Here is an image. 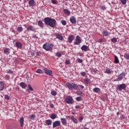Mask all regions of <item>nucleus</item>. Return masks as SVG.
Segmentation results:
<instances>
[{
  "mask_svg": "<svg viewBox=\"0 0 129 129\" xmlns=\"http://www.w3.org/2000/svg\"><path fill=\"white\" fill-rule=\"evenodd\" d=\"M20 86L22 88H24V89L26 88V84L25 83H24V82L20 83Z\"/></svg>",
  "mask_w": 129,
  "mask_h": 129,
  "instance_id": "7c9ffc66",
  "label": "nucleus"
},
{
  "mask_svg": "<svg viewBox=\"0 0 129 129\" xmlns=\"http://www.w3.org/2000/svg\"><path fill=\"white\" fill-rule=\"evenodd\" d=\"M30 55L31 56H34L35 55V52L34 51H30Z\"/></svg>",
  "mask_w": 129,
  "mask_h": 129,
  "instance_id": "864d4df0",
  "label": "nucleus"
},
{
  "mask_svg": "<svg viewBox=\"0 0 129 129\" xmlns=\"http://www.w3.org/2000/svg\"><path fill=\"white\" fill-rule=\"evenodd\" d=\"M11 49L9 48H7L4 50V53L6 54H10V51Z\"/></svg>",
  "mask_w": 129,
  "mask_h": 129,
  "instance_id": "cd10ccee",
  "label": "nucleus"
},
{
  "mask_svg": "<svg viewBox=\"0 0 129 129\" xmlns=\"http://www.w3.org/2000/svg\"><path fill=\"white\" fill-rule=\"evenodd\" d=\"M37 25L40 28H44V27H45L44 23L41 20L38 21Z\"/></svg>",
  "mask_w": 129,
  "mask_h": 129,
  "instance_id": "f3484780",
  "label": "nucleus"
},
{
  "mask_svg": "<svg viewBox=\"0 0 129 129\" xmlns=\"http://www.w3.org/2000/svg\"><path fill=\"white\" fill-rule=\"evenodd\" d=\"M0 22H1V18H0Z\"/></svg>",
  "mask_w": 129,
  "mask_h": 129,
  "instance_id": "338daca9",
  "label": "nucleus"
},
{
  "mask_svg": "<svg viewBox=\"0 0 129 129\" xmlns=\"http://www.w3.org/2000/svg\"><path fill=\"white\" fill-rule=\"evenodd\" d=\"M70 21L72 24H73V25L76 24V19H75L73 16H72L70 18Z\"/></svg>",
  "mask_w": 129,
  "mask_h": 129,
  "instance_id": "dca6fc26",
  "label": "nucleus"
},
{
  "mask_svg": "<svg viewBox=\"0 0 129 129\" xmlns=\"http://www.w3.org/2000/svg\"><path fill=\"white\" fill-rule=\"evenodd\" d=\"M56 39H58V40H60V41H63L64 40V38H63V36L61 35L60 34H57L55 36Z\"/></svg>",
  "mask_w": 129,
  "mask_h": 129,
  "instance_id": "a211bd4d",
  "label": "nucleus"
},
{
  "mask_svg": "<svg viewBox=\"0 0 129 129\" xmlns=\"http://www.w3.org/2000/svg\"><path fill=\"white\" fill-rule=\"evenodd\" d=\"M84 129H89V128H87V127H84Z\"/></svg>",
  "mask_w": 129,
  "mask_h": 129,
  "instance_id": "e2e57ef3",
  "label": "nucleus"
},
{
  "mask_svg": "<svg viewBox=\"0 0 129 129\" xmlns=\"http://www.w3.org/2000/svg\"><path fill=\"white\" fill-rule=\"evenodd\" d=\"M60 120L62 125H67V120L65 118H61Z\"/></svg>",
  "mask_w": 129,
  "mask_h": 129,
  "instance_id": "ddd939ff",
  "label": "nucleus"
},
{
  "mask_svg": "<svg viewBox=\"0 0 129 129\" xmlns=\"http://www.w3.org/2000/svg\"><path fill=\"white\" fill-rule=\"evenodd\" d=\"M77 94H78V95H82V94H83V93H82V92H81V91H77Z\"/></svg>",
  "mask_w": 129,
  "mask_h": 129,
  "instance_id": "c03bdc74",
  "label": "nucleus"
},
{
  "mask_svg": "<svg viewBox=\"0 0 129 129\" xmlns=\"http://www.w3.org/2000/svg\"><path fill=\"white\" fill-rule=\"evenodd\" d=\"M5 89V83L0 81V91H3Z\"/></svg>",
  "mask_w": 129,
  "mask_h": 129,
  "instance_id": "4468645a",
  "label": "nucleus"
},
{
  "mask_svg": "<svg viewBox=\"0 0 129 129\" xmlns=\"http://www.w3.org/2000/svg\"><path fill=\"white\" fill-rule=\"evenodd\" d=\"M111 42L112 43H116L117 42V39L115 37H114L111 39Z\"/></svg>",
  "mask_w": 129,
  "mask_h": 129,
  "instance_id": "f704fd0d",
  "label": "nucleus"
},
{
  "mask_svg": "<svg viewBox=\"0 0 129 129\" xmlns=\"http://www.w3.org/2000/svg\"><path fill=\"white\" fill-rule=\"evenodd\" d=\"M76 100L77 101H80L81 100V97H78L76 98Z\"/></svg>",
  "mask_w": 129,
  "mask_h": 129,
  "instance_id": "3c124183",
  "label": "nucleus"
},
{
  "mask_svg": "<svg viewBox=\"0 0 129 129\" xmlns=\"http://www.w3.org/2000/svg\"><path fill=\"white\" fill-rule=\"evenodd\" d=\"M36 73H39V74H43V71L41 69H37V71L35 72Z\"/></svg>",
  "mask_w": 129,
  "mask_h": 129,
  "instance_id": "c9c22d12",
  "label": "nucleus"
},
{
  "mask_svg": "<svg viewBox=\"0 0 129 129\" xmlns=\"http://www.w3.org/2000/svg\"><path fill=\"white\" fill-rule=\"evenodd\" d=\"M121 3L122 5H125L126 4V0H121Z\"/></svg>",
  "mask_w": 129,
  "mask_h": 129,
  "instance_id": "a18cd8bd",
  "label": "nucleus"
},
{
  "mask_svg": "<svg viewBox=\"0 0 129 129\" xmlns=\"http://www.w3.org/2000/svg\"><path fill=\"white\" fill-rule=\"evenodd\" d=\"M71 119L72 120H73V121L75 123H77V122H78V120H77V119H76V118H75L74 116H72L71 117Z\"/></svg>",
  "mask_w": 129,
  "mask_h": 129,
  "instance_id": "a878e982",
  "label": "nucleus"
},
{
  "mask_svg": "<svg viewBox=\"0 0 129 129\" xmlns=\"http://www.w3.org/2000/svg\"><path fill=\"white\" fill-rule=\"evenodd\" d=\"M126 88V85L125 84H121L120 85H118L117 87H116L117 90L118 91H121V90H124Z\"/></svg>",
  "mask_w": 129,
  "mask_h": 129,
  "instance_id": "39448f33",
  "label": "nucleus"
},
{
  "mask_svg": "<svg viewBox=\"0 0 129 129\" xmlns=\"http://www.w3.org/2000/svg\"><path fill=\"white\" fill-rule=\"evenodd\" d=\"M0 80H1V78H0Z\"/></svg>",
  "mask_w": 129,
  "mask_h": 129,
  "instance_id": "774afa93",
  "label": "nucleus"
},
{
  "mask_svg": "<svg viewBox=\"0 0 129 129\" xmlns=\"http://www.w3.org/2000/svg\"><path fill=\"white\" fill-rule=\"evenodd\" d=\"M24 121H25V119H24V117H21L20 119L19 122L20 123V126L21 127H24Z\"/></svg>",
  "mask_w": 129,
  "mask_h": 129,
  "instance_id": "2eb2a0df",
  "label": "nucleus"
},
{
  "mask_svg": "<svg viewBox=\"0 0 129 129\" xmlns=\"http://www.w3.org/2000/svg\"><path fill=\"white\" fill-rule=\"evenodd\" d=\"M53 47H54L53 44H49L48 43H46L43 45V48L46 51H51L53 50Z\"/></svg>",
  "mask_w": 129,
  "mask_h": 129,
  "instance_id": "7ed1b4c3",
  "label": "nucleus"
},
{
  "mask_svg": "<svg viewBox=\"0 0 129 129\" xmlns=\"http://www.w3.org/2000/svg\"><path fill=\"white\" fill-rule=\"evenodd\" d=\"M102 35H103V37H108L110 35V33H109L107 30H103L102 31Z\"/></svg>",
  "mask_w": 129,
  "mask_h": 129,
  "instance_id": "9b49d317",
  "label": "nucleus"
},
{
  "mask_svg": "<svg viewBox=\"0 0 129 129\" xmlns=\"http://www.w3.org/2000/svg\"><path fill=\"white\" fill-rule=\"evenodd\" d=\"M126 75L125 74V73H124V72L121 73L118 76L117 80L116 81H121V80H122V79H123V78H124V77H125Z\"/></svg>",
  "mask_w": 129,
  "mask_h": 129,
  "instance_id": "423d86ee",
  "label": "nucleus"
},
{
  "mask_svg": "<svg viewBox=\"0 0 129 129\" xmlns=\"http://www.w3.org/2000/svg\"><path fill=\"white\" fill-rule=\"evenodd\" d=\"M29 7H34L35 6V1L34 0H30L28 2Z\"/></svg>",
  "mask_w": 129,
  "mask_h": 129,
  "instance_id": "aec40b11",
  "label": "nucleus"
},
{
  "mask_svg": "<svg viewBox=\"0 0 129 129\" xmlns=\"http://www.w3.org/2000/svg\"><path fill=\"white\" fill-rule=\"evenodd\" d=\"M60 125H61V122L59 120H56L52 123L53 128H55V127H57V126H60Z\"/></svg>",
  "mask_w": 129,
  "mask_h": 129,
  "instance_id": "1a4fd4ad",
  "label": "nucleus"
},
{
  "mask_svg": "<svg viewBox=\"0 0 129 129\" xmlns=\"http://www.w3.org/2000/svg\"><path fill=\"white\" fill-rule=\"evenodd\" d=\"M74 40V36L71 35L68 38V41L69 43H72V41Z\"/></svg>",
  "mask_w": 129,
  "mask_h": 129,
  "instance_id": "6ab92c4d",
  "label": "nucleus"
},
{
  "mask_svg": "<svg viewBox=\"0 0 129 129\" xmlns=\"http://www.w3.org/2000/svg\"><path fill=\"white\" fill-rule=\"evenodd\" d=\"M80 88L82 90H83V89H84V86H82V85H80Z\"/></svg>",
  "mask_w": 129,
  "mask_h": 129,
  "instance_id": "bf43d9fd",
  "label": "nucleus"
},
{
  "mask_svg": "<svg viewBox=\"0 0 129 129\" xmlns=\"http://www.w3.org/2000/svg\"><path fill=\"white\" fill-rule=\"evenodd\" d=\"M61 23L62 25H63V26H66V25L67 24V22L64 20H62Z\"/></svg>",
  "mask_w": 129,
  "mask_h": 129,
  "instance_id": "4c0bfd02",
  "label": "nucleus"
},
{
  "mask_svg": "<svg viewBox=\"0 0 129 129\" xmlns=\"http://www.w3.org/2000/svg\"><path fill=\"white\" fill-rule=\"evenodd\" d=\"M43 71L46 75H49V76H51L53 74V71L48 69V68L43 69Z\"/></svg>",
  "mask_w": 129,
  "mask_h": 129,
  "instance_id": "6e6552de",
  "label": "nucleus"
},
{
  "mask_svg": "<svg viewBox=\"0 0 129 129\" xmlns=\"http://www.w3.org/2000/svg\"><path fill=\"white\" fill-rule=\"evenodd\" d=\"M50 108H54V104H51L50 105Z\"/></svg>",
  "mask_w": 129,
  "mask_h": 129,
  "instance_id": "13d9d810",
  "label": "nucleus"
},
{
  "mask_svg": "<svg viewBox=\"0 0 129 129\" xmlns=\"http://www.w3.org/2000/svg\"><path fill=\"white\" fill-rule=\"evenodd\" d=\"M51 3L53 5H57L58 4V2L56 0H51Z\"/></svg>",
  "mask_w": 129,
  "mask_h": 129,
  "instance_id": "79ce46f5",
  "label": "nucleus"
},
{
  "mask_svg": "<svg viewBox=\"0 0 129 129\" xmlns=\"http://www.w3.org/2000/svg\"><path fill=\"white\" fill-rule=\"evenodd\" d=\"M84 82L86 84H90V80L87 78L85 79Z\"/></svg>",
  "mask_w": 129,
  "mask_h": 129,
  "instance_id": "c756f323",
  "label": "nucleus"
},
{
  "mask_svg": "<svg viewBox=\"0 0 129 129\" xmlns=\"http://www.w3.org/2000/svg\"><path fill=\"white\" fill-rule=\"evenodd\" d=\"M15 45L17 48H18L19 49H22V48H23V44L19 41L16 42Z\"/></svg>",
  "mask_w": 129,
  "mask_h": 129,
  "instance_id": "f8f14e48",
  "label": "nucleus"
},
{
  "mask_svg": "<svg viewBox=\"0 0 129 129\" xmlns=\"http://www.w3.org/2000/svg\"><path fill=\"white\" fill-rule=\"evenodd\" d=\"M106 73H107V74H110L111 73H113V72H112V71H111L109 68H106Z\"/></svg>",
  "mask_w": 129,
  "mask_h": 129,
  "instance_id": "bb28decb",
  "label": "nucleus"
},
{
  "mask_svg": "<svg viewBox=\"0 0 129 129\" xmlns=\"http://www.w3.org/2000/svg\"><path fill=\"white\" fill-rule=\"evenodd\" d=\"M56 56H57V57H58V58H60V57L62 56V54H61V51H58L56 52Z\"/></svg>",
  "mask_w": 129,
  "mask_h": 129,
  "instance_id": "e433bc0d",
  "label": "nucleus"
},
{
  "mask_svg": "<svg viewBox=\"0 0 129 129\" xmlns=\"http://www.w3.org/2000/svg\"><path fill=\"white\" fill-rule=\"evenodd\" d=\"M6 72L9 74H13V73H14L13 71H12L11 70H7Z\"/></svg>",
  "mask_w": 129,
  "mask_h": 129,
  "instance_id": "a19ab883",
  "label": "nucleus"
},
{
  "mask_svg": "<svg viewBox=\"0 0 129 129\" xmlns=\"http://www.w3.org/2000/svg\"><path fill=\"white\" fill-rule=\"evenodd\" d=\"M29 117L30 119L34 120L35 118H36V115H35V114H31L29 115Z\"/></svg>",
  "mask_w": 129,
  "mask_h": 129,
  "instance_id": "473e14b6",
  "label": "nucleus"
},
{
  "mask_svg": "<svg viewBox=\"0 0 129 129\" xmlns=\"http://www.w3.org/2000/svg\"><path fill=\"white\" fill-rule=\"evenodd\" d=\"M81 75H82V76H85V75H86V74L85 73V72H81Z\"/></svg>",
  "mask_w": 129,
  "mask_h": 129,
  "instance_id": "6e6d98bb",
  "label": "nucleus"
},
{
  "mask_svg": "<svg viewBox=\"0 0 129 129\" xmlns=\"http://www.w3.org/2000/svg\"><path fill=\"white\" fill-rule=\"evenodd\" d=\"M84 118V117L83 116H80L79 118V121L80 122H82V120H83V119Z\"/></svg>",
  "mask_w": 129,
  "mask_h": 129,
  "instance_id": "ea45409f",
  "label": "nucleus"
},
{
  "mask_svg": "<svg viewBox=\"0 0 129 129\" xmlns=\"http://www.w3.org/2000/svg\"><path fill=\"white\" fill-rule=\"evenodd\" d=\"M17 31H18V32H19V33H21V32H23V27H18L17 29Z\"/></svg>",
  "mask_w": 129,
  "mask_h": 129,
  "instance_id": "72a5a7b5",
  "label": "nucleus"
},
{
  "mask_svg": "<svg viewBox=\"0 0 129 129\" xmlns=\"http://www.w3.org/2000/svg\"><path fill=\"white\" fill-rule=\"evenodd\" d=\"M64 101L68 103V104H72V103H73V98L71 96H68L66 98Z\"/></svg>",
  "mask_w": 129,
  "mask_h": 129,
  "instance_id": "20e7f679",
  "label": "nucleus"
},
{
  "mask_svg": "<svg viewBox=\"0 0 129 129\" xmlns=\"http://www.w3.org/2000/svg\"><path fill=\"white\" fill-rule=\"evenodd\" d=\"M28 88L29 90H30V91H33V88L32 87V86H31V85L30 84L28 85Z\"/></svg>",
  "mask_w": 129,
  "mask_h": 129,
  "instance_id": "37998d69",
  "label": "nucleus"
},
{
  "mask_svg": "<svg viewBox=\"0 0 129 129\" xmlns=\"http://www.w3.org/2000/svg\"><path fill=\"white\" fill-rule=\"evenodd\" d=\"M26 30L28 32H30V31H31L32 32H35V31H36V29L35 28V27H34V26H31V25H30L29 26H28L26 28Z\"/></svg>",
  "mask_w": 129,
  "mask_h": 129,
  "instance_id": "9d476101",
  "label": "nucleus"
},
{
  "mask_svg": "<svg viewBox=\"0 0 129 129\" xmlns=\"http://www.w3.org/2000/svg\"><path fill=\"white\" fill-rule=\"evenodd\" d=\"M93 92H96V93H99L100 92V89L99 88H95L93 89Z\"/></svg>",
  "mask_w": 129,
  "mask_h": 129,
  "instance_id": "5701e85b",
  "label": "nucleus"
},
{
  "mask_svg": "<svg viewBox=\"0 0 129 129\" xmlns=\"http://www.w3.org/2000/svg\"><path fill=\"white\" fill-rule=\"evenodd\" d=\"M119 114V112H117V115H118Z\"/></svg>",
  "mask_w": 129,
  "mask_h": 129,
  "instance_id": "0e129e2a",
  "label": "nucleus"
},
{
  "mask_svg": "<svg viewBox=\"0 0 129 129\" xmlns=\"http://www.w3.org/2000/svg\"><path fill=\"white\" fill-rule=\"evenodd\" d=\"M66 64H67V65H69L70 64V60L68 59H66Z\"/></svg>",
  "mask_w": 129,
  "mask_h": 129,
  "instance_id": "de8ad7c7",
  "label": "nucleus"
},
{
  "mask_svg": "<svg viewBox=\"0 0 129 129\" xmlns=\"http://www.w3.org/2000/svg\"><path fill=\"white\" fill-rule=\"evenodd\" d=\"M75 108H76V109H79V108H80V105H77L75 106Z\"/></svg>",
  "mask_w": 129,
  "mask_h": 129,
  "instance_id": "5fc2aeb1",
  "label": "nucleus"
},
{
  "mask_svg": "<svg viewBox=\"0 0 129 129\" xmlns=\"http://www.w3.org/2000/svg\"><path fill=\"white\" fill-rule=\"evenodd\" d=\"M77 61H78V62L79 63H82V62H83V61L82 60V59H80V58H77Z\"/></svg>",
  "mask_w": 129,
  "mask_h": 129,
  "instance_id": "49530a36",
  "label": "nucleus"
},
{
  "mask_svg": "<svg viewBox=\"0 0 129 129\" xmlns=\"http://www.w3.org/2000/svg\"><path fill=\"white\" fill-rule=\"evenodd\" d=\"M50 117L51 119H55V118H57V115L54 113H52L51 114Z\"/></svg>",
  "mask_w": 129,
  "mask_h": 129,
  "instance_id": "c85d7f7f",
  "label": "nucleus"
},
{
  "mask_svg": "<svg viewBox=\"0 0 129 129\" xmlns=\"http://www.w3.org/2000/svg\"><path fill=\"white\" fill-rule=\"evenodd\" d=\"M51 94L53 96H56V95H57V92H56L55 91H51Z\"/></svg>",
  "mask_w": 129,
  "mask_h": 129,
  "instance_id": "58836bf2",
  "label": "nucleus"
},
{
  "mask_svg": "<svg viewBox=\"0 0 129 129\" xmlns=\"http://www.w3.org/2000/svg\"><path fill=\"white\" fill-rule=\"evenodd\" d=\"M120 118L121 119H124V118H125V117L123 116V115H122L121 116H120Z\"/></svg>",
  "mask_w": 129,
  "mask_h": 129,
  "instance_id": "4d7b16f0",
  "label": "nucleus"
},
{
  "mask_svg": "<svg viewBox=\"0 0 129 129\" xmlns=\"http://www.w3.org/2000/svg\"><path fill=\"white\" fill-rule=\"evenodd\" d=\"M63 13L67 15L68 16H69L71 13L70 12V11H69L68 9H64L63 10Z\"/></svg>",
  "mask_w": 129,
  "mask_h": 129,
  "instance_id": "b1692460",
  "label": "nucleus"
},
{
  "mask_svg": "<svg viewBox=\"0 0 129 129\" xmlns=\"http://www.w3.org/2000/svg\"><path fill=\"white\" fill-rule=\"evenodd\" d=\"M32 38H33V39H38V36L36 35H34Z\"/></svg>",
  "mask_w": 129,
  "mask_h": 129,
  "instance_id": "052dcab7",
  "label": "nucleus"
},
{
  "mask_svg": "<svg viewBox=\"0 0 129 129\" xmlns=\"http://www.w3.org/2000/svg\"><path fill=\"white\" fill-rule=\"evenodd\" d=\"M45 123L46 125H51L52 124V120L47 119L45 120Z\"/></svg>",
  "mask_w": 129,
  "mask_h": 129,
  "instance_id": "4be33fe9",
  "label": "nucleus"
},
{
  "mask_svg": "<svg viewBox=\"0 0 129 129\" xmlns=\"http://www.w3.org/2000/svg\"><path fill=\"white\" fill-rule=\"evenodd\" d=\"M101 9H102V10H104L105 7H104V6H101Z\"/></svg>",
  "mask_w": 129,
  "mask_h": 129,
  "instance_id": "680f3d73",
  "label": "nucleus"
},
{
  "mask_svg": "<svg viewBox=\"0 0 129 129\" xmlns=\"http://www.w3.org/2000/svg\"><path fill=\"white\" fill-rule=\"evenodd\" d=\"M124 58L126 60H129V53H126L124 55Z\"/></svg>",
  "mask_w": 129,
  "mask_h": 129,
  "instance_id": "2f4dec72",
  "label": "nucleus"
},
{
  "mask_svg": "<svg viewBox=\"0 0 129 129\" xmlns=\"http://www.w3.org/2000/svg\"><path fill=\"white\" fill-rule=\"evenodd\" d=\"M98 43H102L103 42V39L100 38L98 41Z\"/></svg>",
  "mask_w": 129,
  "mask_h": 129,
  "instance_id": "8fccbe9b",
  "label": "nucleus"
},
{
  "mask_svg": "<svg viewBox=\"0 0 129 129\" xmlns=\"http://www.w3.org/2000/svg\"><path fill=\"white\" fill-rule=\"evenodd\" d=\"M81 49L82 50V51H84V52H87V49H88V47L85 45H84L81 47Z\"/></svg>",
  "mask_w": 129,
  "mask_h": 129,
  "instance_id": "412c9836",
  "label": "nucleus"
},
{
  "mask_svg": "<svg viewBox=\"0 0 129 129\" xmlns=\"http://www.w3.org/2000/svg\"><path fill=\"white\" fill-rule=\"evenodd\" d=\"M44 22L45 25L51 28H56V26H57V21L54 19L46 17L44 19Z\"/></svg>",
  "mask_w": 129,
  "mask_h": 129,
  "instance_id": "f257e3e1",
  "label": "nucleus"
},
{
  "mask_svg": "<svg viewBox=\"0 0 129 129\" xmlns=\"http://www.w3.org/2000/svg\"><path fill=\"white\" fill-rule=\"evenodd\" d=\"M68 117H69H69H70V116H69Z\"/></svg>",
  "mask_w": 129,
  "mask_h": 129,
  "instance_id": "69168bd1",
  "label": "nucleus"
},
{
  "mask_svg": "<svg viewBox=\"0 0 129 129\" xmlns=\"http://www.w3.org/2000/svg\"><path fill=\"white\" fill-rule=\"evenodd\" d=\"M82 42V39L79 35H77L76 37L75 41L74 42L75 45H80Z\"/></svg>",
  "mask_w": 129,
  "mask_h": 129,
  "instance_id": "0eeeda50",
  "label": "nucleus"
},
{
  "mask_svg": "<svg viewBox=\"0 0 129 129\" xmlns=\"http://www.w3.org/2000/svg\"><path fill=\"white\" fill-rule=\"evenodd\" d=\"M41 52L40 51L36 52V56H41Z\"/></svg>",
  "mask_w": 129,
  "mask_h": 129,
  "instance_id": "603ef678",
  "label": "nucleus"
},
{
  "mask_svg": "<svg viewBox=\"0 0 129 129\" xmlns=\"http://www.w3.org/2000/svg\"><path fill=\"white\" fill-rule=\"evenodd\" d=\"M114 63L115 64H118L119 63V60H118V57H117V56L114 55Z\"/></svg>",
  "mask_w": 129,
  "mask_h": 129,
  "instance_id": "393cba45",
  "label": "nucleus"
},
{
  "mask_svg": "<svg viewBox=\"0 0 129 129\" xmlns=\"http://www.w3.org/2000/svg\"><path fill=\"white\" fill-rule=\"evenodd\" d=\"M5 99H7V100H9L10 99V97L8 95H5Z\"/></svg>",
  "mask_w": 129,
  "mask_h": 129,
  "instance_id": "09e8293b",
  "label": "nucleus"
},
{
  "mask_svg": "<svg viewBox=\"0 0 129 129\" xmlns=\"http://www.w3.org/2000/svg\"><path fill=\"white\" fill-rule=\"evenodd\" d=\"M66 85L67 87H68V88L69 89V90H74V89H75V90H79V87H78V86L74 83L67 82L66 84Z\"/></svg>",
  "mask_w": 129,
  "mask_h": 129,
  "instance_id": "f03ea898",
  "label": "nucleus"
}]
</instances>
